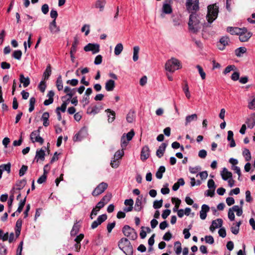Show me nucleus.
<instances>
[{"label":"nucleus","instance_id":"f257e3e1","mask_svg":"<svg viewBox=\"0 0 255 255\" xmlns=\"http://www.w3.org/2000/svg\"><path fill=\"white\" fill-rule=\"evenodd\" d=\"M186 9L191 13L188 22L189 29L194 33H197L201 28L200 18L196 12L199 9V0H186Z\"/></svg>","mask_w":255,"mask_h":255},{"label":"nucleus","instance_id":"f03ea898","mask_svg":"<svg viewBox=\"0 0 255 255\" xmlns=\"http://www.w3.org/2000/svg\"><path fill=\"white\" fill-rule=\"evenodd\" d=\"M219 7L216 3L208 6V13L207 18L208 23H211L215 20L218 14Z\"/></svg>","mask_w":255,"mask_h":255},{"label":"nucleus","instance_id":"7ed1b4c3","mask_svg":"<svg viewBox=\"0 0 255 255\" xmlns=\"http://www.w3.org/2000/svg\"><path fill=\"white\" fill-rule=\"evenodd\" d=\"M118 246L124 251L126 255H132V248L128 239L125 238H122L119 242Z\"/></svg>","mask_w":255,"mask_h":255},{"label":"nucleus","instance_id":"20e7f679","mask_svg":"<svg viewBox=\"0 0 255 255\" xmlns=\"http://www.w3.org/2000/svg\"><path fill=\"white\" fill-rule=\"evenodd\" d=\"M181 67L180 62L176 58H171L168 60L165 64V69L170 72H174Z\"/></svg>","mask_w":255,"mask_h":255},{"label":"nucleus","instance_id":"39448f33","mask_svg":"<svg viewBox=\"0 0 255 255\" xmlns=\"http://www.w3.org/2000/svg\"><path fill=\"white\" fill-rule=\"evenodd\" d=\"M122 232L125 236L130 240H135L137 238V234L135 230L128 225H125L122 229Z\"/></svg>","mask_w":255,"mask_h":255},{"label":"nucleus","instance_id":"423d86ee","mask_svg":"<svg viewBox=\"0 0 255 255\" xmlns=\"http://www.w3.org/2000/svg\"><path fill=\"white\" fill-rule=\"evenodd\" d=\"M108 184L106 182H101L93 191L92 194L93 196H97L103 193L108 188Z\"/></svg>","mask_w":255,"mask_h":255},{"label":"nucleus","instance_id":"0eeeda50","mask_svg":"<svg viewBox=\"0 0 255 255\" xmlns=\"http://www.w3.org/2000/svg\"><path fill=\"white\" fill-rule=\"evenodd\" d=\"M87 134L86 129L82 128L74 135L73 140L74 142L81 141L87 136Z\"/></svg>","mask_w":255,"mask_h":255},{"label":"nucleus","instance_id":"6e6552de","mask_svg":"<svg viewBox=\"0 0 255 255\" xmlns=\"http://www.w3.org/2000/svg\"><path fill=\"white\" fill-rule=\"evenodd\" d=\"M84 50L86 51H92L93 54L100 51V45L95 43H88L84 47Z\"/></svg>","mask_w":255,"mask_h":255},{"label":"nucleus","instance_id":"1a4fd4ad","mask_svg":"<svg viewBox=\"0 0 255 255\" xmlns=\"http://www.w3.org/2000/svg\"><path fill=\"white\" fill-rule=\"evenodd\" d=\"M243 32L239 34V39L241 42H246L251 38L252 33L251 32H248L247 28L244 27L242 28Z\"/></svg>","mask_w":255,"mask_h":255},{"label":"nucleus","instance_id":"9d476101","mask_svg":"<svg viewBox=\"0 0 255 255\" xmlns=\"http://www.w3.org/2000/svg\"><path fill=\"white\" fill-rule=\"evenodd\" d=\"M150 156V149L148 145L144 146L141 151L140 159L142 161H145Z\"/></svg>","mask_w":255,"mask_h":255},{"label":"nucleus","instance_id":"9b49d317","mask_svg":"<svg viewBox=\"0 0 255 255\" xmlns=\"http://www.w3.org/2000/svg\"><path fill=\"white\" fill-rule=\"evenodd\" d=\"M230 39L228 37L223 36L220 38L219 41L220 44H218L217 46L220 50H223L225 46L228 45Z\"/></svg>","mask_w":255,"mask_h":255},{"label":"nucleus","instance_id":"f8f14e48","mask_svg":"<svg viewBox=\"0 0 255 255\" xmlns=\"http://www.w3.org/2000/svg\"><path fill=\"white\" fill-rule=\"evenodd\" d=\"M209 207L206 204L202 206L201 210L200 211V217L202 220H205L207 217V213L209 211Z\"/></svg>","mask_w":255,"mask_h":255},{"label":"nucleus","instance_id":"ddd939ff","mask_svg":"<svg viewBox=\"0 0 255 255\" xmlns=\"http://www.w3.org/2000/svg\"><path fill=\"white\" fill-rule=\"evenodd\" d=\"M167 146V144L166 143H162L159 146L158 149L156 152V155L158 158H161L163 156L165 149Z\"/></svg>","mask_w":255,"mask_h":255},{"label":"nucleus","instance_id":"4468645a","mask_svg":"<svg viewBox=\"0 0 255 255\" xmlns=\"http://www.w3.org/2000/svg\"><path fill=\"white\" fill-rule=\"evenodd\" d=\"M19 81L20 84H22L23 87L26 88L30 84V79L27 77H25L22 74L19 75ZM21 84L19 85V87H21Z\"/></svg>","mask_w":255,"mask_h":255},{"label":"nucleus","instance_id":"2eb2a0df","mask_svg":"<svg viewBox=\"0 0 255 255\" xmlns=\"http://www.w3.org/2000/svg\"><path fill=\"white\" fill-rule=\"evenodd\" d=\"M45 150L42 148L40 149H37L36 151V155L34 159L36 160V162H38L39 159L43 161L45 159Z\"/></svg>","mask_w":255,"mask_h":255},{"label":"nucleus","instance_id":"dca6fc26","mask_svg":"<svg viewBox=\"0 0 255 255\" xmlns=\"http://www.w3.org/2000/svg\"><path fill=\"white\" fill-rule=\"evenodd\" d=\"M246 124L248 126V128H253L255 125V113L251 114L250 117L247 119Z\"/></svg>","mask_w":255,"mask_h":255},{"label":"nucleus","instance_id":"f3484780","mask_svg":"<svg viewBox=\"0 0 255 255\" xmlns=\"http://www.w3.org/2000/svg\"><path fill=\"white\" fill-rule=\"evenodd\" d=\"M242 224V222L240 221L236 223H233L231 227V232L234 235H237L240 230V226Z\"/></svg>","mask_w":255,"mask_h":255},{"label":"nucleus","instance_id":"a211bd4d","mask_svg":"<svg viewBox=\"0 0 255 255\" xmlns=\"http://www.w3.org/2000/svg\"><path fill=\"white\" fill-rule=\"evenodd\" d=\"M227 31L230 33L231 34L239 35V34L243 32L242 28L237 27H228L227 28Z\"/></svg>","mask_w":255,"mask_h":255},{"label":"nucleus","instance_id":"6ab92c4d","mask_svg":"<svg viewBox=\"0 0 255 255\" xmlns=\"http://www.w3.org/2000/svg\"><path fill=\"white\" fill-rule=\"evenodd\" d=\"M49 29L51 33H54L60 31V28L57 26L56 20L53 19L49 24Z\"/></svg>","mask_w":255,"mask_h":255},{"label":"nucleus","instance_id":"aec40b11","mask_svg":"<svg viewBox=\"0 0 255 255\" xmlns=\"http://www.w3.org/2000/svg\"><path fill=\"white\" fill-rule=\"evenodd\" d=\"M115 87V82L113 80H108L105 84V89L107 91H112Z\"/></svg>","mask_w":255,"mask_h":255},{"label":"nucleus","instance_id":"412c9836","mask_svg":"<svg viewBox=\"0 0 255 255\" xmlns=\"http://www.w3.org/2000/svg\"><path fill=\"white\" fill-rule=\"evenodd\" d=\"M221 176L224 180H227L228 179L232 178V173L229 171L226 168H224L222 173H221Z\"/></svg>","mask_w":255,"mask_h":255},{"label":"nucleus","instance_id":"4be33fe9","mask_svg":"<svg viewBox=\"0 0 255 255\" xmlns=\"http://www.w3.org/2000/svg\"><path fill=\"white\" fill-rule=\"evenodd\" d=\"M198 119V116L196 114L186 116L185 118V125L187 126L192 121H196Z\"/></svg>","mask_w":255,"mask_h":255},{"label":"nucleus","instance_id":"5701e85b","mask_svg":"<svg viewBox=\"0 0 255 255\" xmlns=\"http://www.w3.org/2000/svg\"><path fill=\"white\" fill-rule=\"evenodd\" d=\"M142 198V197L140 196H138V197L136 198L134 205L135 211L139 212L141 210Z\"/></svg>","mask_w":255,"mask_h":255},{"label":"nucleus","instance_id":"b1692460","mask_svg":"<svg viewBox=\"0 0 255 255\" xmlns=\"http://www.w3.org/2000/svg\"><path fill=\"white\" fill-rule=\"evenodd\" d=\"M171 201H172V203H175L174 207L173 209V212H177V211L178 210V208L181 204V200L177 198L172 197L171 198Z\"/></svg>","mask_w":255,"mask_h":255},{"label":"nucleus","instance_id":"393cba45","mask_svg":"<svg viewBox=\"0 0 255 255\" xmlns=\"http://www.w3.org/2000/svg\"><path fill=\"white\" fill-rule=\"evenodd\" d=\"M106 4L105 0H97L95 3V7L99 8L100 11H103Z\"/></svg>","mask_w":255,"mask_h":255},{"label":"nucleus","instance_id":"a878e982","mask_svg":"<svg viewBox=\"0 0 255 255\" xmlns=\"http://www.w3.org/2000/svg\"><path fill=\"white\" fill-rule=\"evenodd\" d=\"M49 117V114L48 112H44L41 117V120L43 121V125L46 127L49 125V122H48V119Z\"/></svg>","mask_w":255,"mask_h":255},{"label":"nucleus","instance_id":"bb28decb","mask_svg":"<svg viewBox=\"0 0 255 255\" xmlns=\"http://www.w3.org/2000/svg\"><path fill=\"white\" fill-rule=\"evenodd\" d=\"M100 109L97 107L96 106L93 107H89L87 109V113L88 114H93L96 115L99 113L100 112Z\"/></svg>","mask_w":255,"mask_h":255},{"label":"nucleus","instance_id":"cd10ccee","mask_svg":"<svg viewBox=\"0 0 255 255\" xmlns=\"http://www.w3.org/2000/svg\"><path fill=\"white\" fill-rule=\"evenodd\" d=\"M105 112H107V113H110V115L112 116V117L110 116V115H109L108 116V122L109 123H112L115 120V117H116V113L115 112L110 109H108L107 110H105Z\"/></svg>","mask_w":255,"mask_h":255},{"label":"nucleus","instance_id":"c85d7f7f","mask_svg":"<svg viewBox=\"0 0 255 255\" xmlns=\"http://www.w3.org/2000/svg\"><path fill=\"white\" fill-rule=\"evenodd\" d=\"M165 171V167L164 166H160L155 174L156 178L159 179H161L163 176V173H164Z\"/></svg>","mask_w":255,"mask_h":255},{"label":"nucleus","instance_id":"c756f323","mask_svg":"<svg viewBox=\"0 0 255 255\" xmlns=\"http://www.w3.org/2000/svg\"><path fill=\"white\" fill-rule=\"evenodd\" d=\"M51 74V67L50 64H48L46 67V70L43 73V77L44 80L48 79L49 76Z\"/></svg>","mask_w":255,"mask_h":255},{"label":"nucleus","instance_id":"7c9ffc66","mask_svg":"<svg viewBox=\"0 0 255 255\" xmlns=\"http://www.w3.org/2000/svg\"><path fill=\"white\" fill-rule=\"evenodd\" d=\"M139 47L138 46H135L133 47V60L135 62L138 59V53L139 51Z\"/></svg>","mask_w":255,"mask_h":255},{"label":"nucleus","instance_id":"2f4dec72","mask_svg":"<svg viewBox=\"0 0 255 255\" xmlns=\"http://www.w3.org/2000/svg\"><path fill=\"white\" fill-rule=\"evenodd\" d=\"M247 48L245 47H241L235 50V55L237 57H241L242 54L246 53Z\"/></svg>","mask_w":255,"mask_h":255},{"label":"nucleus","instance_id":"473e14b6","mask_svg":"<svg viewBox=\"0 0 255 255\" xmlns=\"http://www.w3.org/2000/svg\"><path fill=\"white\" fill-rule=\"evenodd\" d=\"M135 119L134 112L132 111H130L128 114L126 118L127 122L129 123H131Z\"/></svg>","mask_w":255,"mask_h":255},{"label":"nucleus","instance_id":"72a5a7b5","mask_svg":"<svg viewBox=\"0 0 255 255\" xmlns=\"http://www.w3.org/2000/svg\"><path fill=\"white\" fill-rule=\"evenodd\" d=\"M123 45L120 43L117 44L115 48L114 53L116 55H120L123 50Z\"/></svg>","mask_w":255,"mask_h":255},{"label":"nucleus","instance_id":"f704fd0d","mask_svg":"<svg viewBox=\"0 0 255 255\" xmlns=\"http://www.w3.org/2000/svg\"><path fill=\"white\" fill-rule=\"evenodd\" d=\"M174 249L177 255H179L181 253V244L179 241H177L174 243Z\"/></svg>","mask_w":255,"mask_h":255},{"label":"nucleus","instance_id":"c9c22d12","mask_svg":"<svg viewBox=\"0 0 255 255\" xmlns=\"http://www.w3.org/2000/svg\"><path fill=\"white\" fill-rule=\"evenodd\" d=\"M77 223L78 222H77L74 224L72 229L71 231L70 234L72 236H75L79 231L80 226L78 225Z\"/></svg>","mask_w":255,"mask_h":255},{"label":"nucleus","instance_id":"e433bc0d","mask_svg":"<svg viewBox=\"0 0 255 255\" xmlns=\"http://www.w3.org/2000/svg\"><path fill=\"white\" fill-rule=\"evenodd\" d=\"M79 44V40L77 36L74 37V42L72 43L70 51L72 52H76L77 51V46Z\"/></svg>","mask_w":255,"mask_h":255},{"label":"nucleus","instance_id":"4c0bfd02","mask_svg":"<svg viewBox=\"0 0 255 255\" xmlns=\"http://www.w3.org/2000/svg\"><path fill=\"white\" fill-rule=\"evenodd\" d=\"M56 87L58 91H61L63 89V82L62 79V77L61 75H59L56 81Z\"/></svg>","mask_w":255,"mask_h":255},{"label":"nucleus","instance_id":"58836bf2","mask_svg":"<svg viewBox=\"0 0 255 255\" xmlns=\"http://www.w3.org/2000/svg\"><path fill=\"white\" fill-rule=\"evenodd\" d=\"M163 11L166 14L171 13L172 11L171 5L168 3L164 4L163 5Z\"/></svg>","mask_w":255,"mask_h":255},{"label":"nucleus","instance_id":"ea45409f","mask_svg":"<svg viewBox=\"0 0 255 255\" xmlns=\"http://www.w3.org/2000/svg\"><path fill=\"white\" fill-rule=\"evenodd\" d=\"M243 155L245 157L246 161H249L251 159L252 156L250 150L248 149L245 148L243 152Z\"/></svg>","mask_w":255,"mask_h":255},{"label":"nucleus","instance_id":"a19ab883","mask_svg":"<svg viewBox=\"0 0 255 255\" xmlns=\"http://www.w3.org/2000/svg\"><path fill=\"white\" fill-rule=\"evenodd\" d=\"M184 86L183 87V91H184L186 97L189 99L190 98V94L189 91V87L187 81H184Z\"/></svg>","mask_w":255,"mask_h":255},{"label":"nucleus","instance_id":"79ce46f5","mask_svg":"<svg viewBox=\"0 0 255 255\" xmlns=\"http://www.w3.org/2000/svg\"><path fill=\"white\" fill-rule=\"evenodd\" d=\"M36 102V99L34 97L30 98L29 100V108L28 111L32 112L34 109V105Z\"/></svg>","mask_w":255,"mask_h":255},{"label":"nucleus","instance_id":"37998d69","mask_svg":"<svg viewBox=\"0 0 255 255\" xmlns=\"http://www.w3.org/2000/svg\"><path fill=\"white\" fill-rule=\"evenodd\" d=\"M42 128L41 127L38 128L37 130H34L30 134V139L33 141V139L36 137L37 136H39L40 132V129Z\"/></svg>","mask_w":255,"mask_h":255},{"label":"nucleus","instance_id":"c03bdc74","mask_svg":"<svg viewBox=\"0 0 255 255\" xmlns=\"http://www.w3.org/2000/svg\"><path fill=\"white\" fill-rule=\"evenodd\" d=\"M112 194L110 193H108L105 195L102 199L101 200L102 201L104 202V203L107 204L111 200L112 198Z\"/></svg>","mask_w":255,"mask_h":255},{"label":"nucleus","instance_id":"a18cd8bd","mask_svg":"<svg viewBox=\"0 0 255 255\" xmlns=\"http://www.w3.org/2000/svg\"><path fill=\"white\" fill-rule=\"evenodd\" d=\"M107 219V216L106 214H103L102 215L99 216L96 221L99 224V225H101L102 223L105 221Z\"/></svg>","mask_w":255,"mask_h":255},{"label":"nucleus","instance_id":"49530a36","mask_svg":"<svg viewBox=\"0 0 255 255\" xmlns=\"http://www.w3.org/2000/svg\"><path fill=\"white\" fill-rule=\"evenodd\" d=\"M121 146L123 148V149H124L126 147L129 141H128L127 139H126V136L125 134H124L121 137Z\"/></svg>","mask_w":255,"mask_h":255},{"label":"nucleus","instance_id":"de8ad7c7","mask_svg":"<svg viewBox=\"0 0 255 255\" xmlns=\"http://www.w3.org/2000/svg\"><path fill=\"white\" fill-rule=\"evenodd\" d=\"M196 67L198 70L199 73L201 76L202 79H205L206 78V73L204 72L202 67L199 65H196Z\"/></svg>","mask_w":255,"mask_h":255},{"label":"nucleus","instance_id":"09e8293b","mask_svg":"<svg viewBox=\"0 0 255 255\" xmlns=\"http://www.w3.org/2000/svg\"><path fill=\"white\" fill-rule=\"evenodd\" d=\"M68 101L63 102L60 107H57L56 111H61L62 112H65L66 111V107L68 105Z\"/></svg>","mask_w":255,"mask_h":255},{"label":"nucleus","instance_id":"8fccbe9b","mask_svg":"<svg viewBox=\"0 0 255 255\" xmlns=\"http://www.w3.org/2000/svg\"><path fill=\"white\" fill-rule=\"evenodd\" d=\"M8 232L4 233L2 230H0V239L2 240L3 241H5L8 240Z\"/></svg>","mask_w":255,"mask_h":255},{"label":"nucleus","instance_id":"3c124183","mask_svg":"<svg viewBox=\"0 0 255 255\" xmlns=\"http://www.w3.org/2000/svg\"><path fill=\"white\" fill-rule=\"evenodd\" d=\"M0 168L2 171H6L9 173L10 171V164H2L0 166Z\"/></svg>","mask_w":255,"mask_h":255},{"label":"nucleus","instance_id":"603ef678","mask_svg":"<svg viewBox=\"0 0 255 255\" xmlns=\"http://www.w3.org/2000/svg\"><path fill=\"white\" fill-rule=\"evenodd\" d=\"M163 200L161 199L159 201L156 200L154 201L153 207L154 209H157L161 208L162 206Z\"/></svg>","mask_w":255,"mask_h":255},{"label":"nucleus","instance_id":"864d4df0","mask_svg":"<svg viewBox=\"0 0 255 255\" xmlns=\"http://www.w3.org/2000/svg\"><path fill=\"white\" fill-rule=\"evenodd\" d=\"M26 198V197H25L24 199L20 201L19 205L18 206V207L17 209V211L18 213H20L22 211L23 208L25 204Z\"/></svg>","mask_w":255,"mask_h":255},{"label":"nucleus","instance_id":"5fc2aeb1","mask_svg":"<svg viewBox=\"0 0 255 255\" xmlns=\"http://www.w3.org/2000/svg\"><path fill=\"white\" fill-rule=\"evenodd\" d=\"M124 152L123 150H118L114 155V157L113 158L117 159L118 160L119 159H121L122 156L124 155Z\"/></svg>","mask_w":255,"mask_h":255},{"label":"nucleus","instance_id":"6e6d98bb","mask_svg":"<svg viewBox=\"0 0 255 255\" xmlns=\"http://www.w3.org/2000/svg\"><path fill=\"white\" fill-rule=\"evenodd\" d=\"M212 225L213 226L218 225V227H221L223 225V220L222 219H217L213 220L212 222Z\"/></svg>","mask_w":255,"mask_h":255},{"label":"nucleus","instance_id":"4d7b16f0","mask_svg":"<svg viewBox=\"0 0 255 255\" xmlns=\"http://www.w3.org/2000/svg\"><path fill=\"white\" fill-rule=\"evenodd\" d=\"M28 169V166L25 165H23L19 171V175L20 176H22L26 173Z\"/></svg>","mask_w":255,"mask_h":255},{"label":"nucleus","instance_id":"13d9d810","mask_svg":"<svg viewBox=\"0 0 255 255\" xmlns=\"http://www.w3.org/2000/svg\"><path fill=\"white\" fill-rule=\"evenodd\" d=\"M208 187L210 189L215 190L216 188V185L215 184V182L213 179H209L208 181L207 184Z\"/></svg>","mask_w":255,"mask_h":255},{"label":"nucleus","instance_id":"bf43d9fd","mask_svg":"<svg viewBox=\"0 0 255 255\" xmlns=\"http://www.w3.org/2000/svg\"><path fill=\"white\" fill-rule=\"evenodd\" d=\"M82 32L85 31V35H88L90 32V26L89 25L85 24L81 29Z\"/></svg>","mask_w":255,"mask_h":255},{"label":"nucleus","instance_id":"052dcab7","mask_svg":"<svg viewBox=\"0 0 255 255\" xmlns=\"http://www.w3.org/2000/svg\"><path fill=\"white\" fill-rule=\"evenodd\" d=\"M205 240L206 243L210 244H213L214 243V240L212 236H206L205 237Z\"/></svg>","mask_w":255,"mask_h":255},{"label":"nucleus","instance_id":"680f3d73","mask_svg":"<svg viewBox=\"0 0 255 255\" xmlns=\"http://www.w3.org/2000/svg\"><path fill=\"white\" fill-rule=\"evenodd\" d=\"M235 68L236 67L234 65H229L227 67H226V68L225 69L224 71V73L225 74H226L229 73L231 71L234 70Z\"/></svg>","mask_w":255,"mask_h":255},{"label":"nucleus","instance_id":"e2e57ef3","mask_svg":"<svg viewBox=\"0 0 255 255\" xmlns=\"http://www.w3.org/2000/svg\"><path fill=\"white\" fill-rule=\"evenodd\" d=\"M26 180L25 179H22L20 180L18 184H17V186H18V188H17V189L20 190L21 189L23 188V187L26 185Z\"/></svg>","mask_w":255,"mask_h":255},{"label":"nucleus","instance_id":"0e129e2a","mask_svg":"<svg viewBox=\"0 0 255 255\" xmlns=\"http://www.w3.org/2000/svg\"><path fill=\"white\" fill-rule=\"evenodd\" d=\"M67 84H70L72 86H76L78 84V80L76 79H73L72 80H69L67 81Z\"/></svg>","mask_w":255,"mask_h":255},{"label":"nucleus","instance_id":"69168bd1","mask_svg":"<svg viewBox=\"0 0 255 255\" xmlns=\"http://www.w3.org/2000/svg\"><path fill=\"white\" fill-rule=\"evenodd\" d=\"M172 237V234L168 231L164 234L162 239L166 241H169L171 239Z\"/></svg>","mask_w":255,"mask_h":255},{"label":"nucleus","instance_id":"338daca9","mask_svg":"<svg viewBox=\"0 0 255 255\" xmlns=\"http://www.w3.org/2000/svg\"><path fill=\"white\" fill-rule=\"evenodd\" d=\"M46 87V86L45 84V82L43 81H41L38 86L40 91L42 93H43L45 91Z\"/></svg>","mask_w":255,"mask_h":255},{"label":"nucleus","instance_id":"774afa93","mask_svg":"<svg viewBox=\"0 0 255 255\" xmlns=\"http://www.w3.org/2000/svg\"><path fill=\"white\" fill-rule=\"evenodd\" d=\"M134 135V132L133 129H131L126 134V137L128 141L131 140L133 136Z\"/></svg>","mask_w":255,"mask_h":255}]
</instances>
